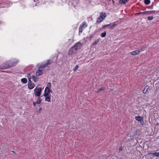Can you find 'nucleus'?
I'll return each instance as SVG.
<instances>
[{
	"instance_id": "f257e3e1",
	"label": "nucleus",
	"mask_w": 159,
	"mask_h": 159,
	"mask_svg": "<svg viewBox=\"0 0 159 159\" xmlns=\"http://www.w3.org/2000/svg\"><path fill=\"white\" fill-rule=\"evenodd\" d=\"M18 61L15 59L12 61H8L0 66V69H4L11 67L16 65Z\"/></svg>"
},
{
	"instance_id": "f03ea898",
	"label": "nucleus",
	"mask_w": 159,
	"mask_h": 159,
	"mask_svg": "<svg viewBox=\"0 0 159 159\" xmlns=\"http://www.w3.org/2000/svg\"><path fill=\"white\" fill-rule=\"evenodd\" d=\"M82 44L80 42L77 43L74 46L72 47L69 51L70 54H72L75 53L77 50L80 49Z\"/></svg>"
},
{
	"instance_id": "7ed1b4c3",
	"label": "nucleus",
	"mask_w": 159,
	"mask_h": 159,
	"mask_svg": "<svg viewBox=\"0 0 159 159\" xmlns=\"http://www.w3.org/2000/svg\"><path fill=\"white\" fill-rule=\"evenodd\" d=\"M107 16L106 14L103 12L100 13L99 17L97 19L96 21V23L99 24L105 19Z\"/></svg>"
},
{
	"instance_id": "20e7f679",
	"label": "nucleus",
	"mask_w": 159,
	"mask_h": 159,
	"mask_svg": "<svg viewBox=\"0 0 159 159\" xmlns=\"http://www.w3.org/2000/svg\"><path fill=\"white\" fill-rule=\"evenodd\" d=\"M41 88L36 87L34 90V96L35 97H39L41 95Z\"/></svg>"
},
{
	"instance_id": "39448f33",
	"label": "nucleus",
	"mask_w": 159,
	"mask_h": 159,
	"mask_svg": "<svg viewBox=\"0 0 159 159\" xmlns=\"http://www.w3.org/2000/svg\"><path fill=\"white\" fill-rule=\"evenodd\" d=\"M51 91L50 90L49 88L48 87H46L45 89L43 96H47L48 95H49V94Z\"/></svg>"
},
{
	"instance_id": "423d86ee",
	"label": "nucleus",
	"mask_w": 159,
	"mask_h": 159,
	"mask_svg": "<svg viewBox=\"0 0 159 159\" xmlns=\"http://www.w3.org/2000/svg\"><path fill=\"white\" fill-rule=\"evenodd\" d=\"M51 63V62L50 60H48L46 63H45L44 64H43L39 66V69L42 68L44 67H46L48 65L50 64Z\"/></svg>"
},
{
	"instance_id": "0eeeda50",
	"label": "nucleus",
	"mask_w": 159,
	"mask_h": 159,
	"mask_svg": "<svg viewBox=\"0 0 159 159\" xmlns=\"http://www.w3.org/2000/svg\"><path fill=\"white\" fill-rule=\"evenodd\" d=\"M28 82H29L28 85V88L30 89H32L35 86V84L33 83H31V81L30 80V79L29 80Z\"/></svg>"
},
{
	"instance_id": "6e6552de",
	"label": "nucleus",
	"mask_w": 159,
	"mask_h": 159,
	"mask_svg": "<svg viewBox=\"0 0 159 159\" xmlns=\"http://www.w3.org/2000/svg\"><path fill=\"white\" fill-rule=\"evenodd\" d=\"M140 52V51H139L138 50H135L134 51H133L130 52V54L132 55H138L139 54V52Z\"/></svg>"
},
{
	"instance_id": "1a4fd4ad",
	"label": "nucleus",
	"mask_w": 159,
	"mask_h": 159,
	"mask_svg": "<svg viewBox=\"0 0 159 159\" xmlns=\"http://www.w3.org/2000/svg\"><path fill=\"white\" fill-rule=\"evenodd\" d=\"M135 119L138 121L141 122L143 121V118L140 116H137L135 117Z\"/></svg>"
},
{
	"instance_id": "9d476101",
	"label": "nucleus",
	"mask_w": 159,
	"mask_h": 159,
	"mask_svg": "<svg viewBox=\"0 0 159 159\" xmlns=\"http://www.w3.org/2000/svg\"><path fill=\"white\" fill-rule=\"evenodd\" d=\"M80 26H81L84 29L87 26V25L86 22L84 21L82 23Z\"/></svg>"
},
{
	"instance_id": "9b49d317",
	"label": "nucleus",
	"mask_w": 159,
	"mask_h": 159,
	"mask_svg": "<svg viewBox=\"0 0 159 159\" xmlns=\"http://www.w3.org/2000/svg\"><path fill=\"white\" fill-rule=\"evenodd\" d=\"M50 96V95H48L47 96H44L45 97V100L47 101L48 102H50L51 101V97Z\"/></svg>"
},
{
	"instance_id": "f8f14e48",
	"label": "nucleus",
	"mask_w": 159,
	"mask_h": 159,
	"mask_svg": "<svg viewBox=\"0 0 159 159\" xmlns=\"http://www.w3.org/2000/svg\"><path fill=\"white\" fill-rule=\"evenodd\" d=\"M129 1V0H120L119 2L120 4H124Z\"/></svg>"
},
{
	"instance_id": "ddd939ff",
	"label": "nucleus",
	"mask_w": 159,
	"mask_h": 159,
	"mask_svg": "<svg viewBox=\"0 0 159 159\" xmlns=\"http://www.w3.org/2000/svg\"><path fill=\"white\" fill-rule=\"evenodd\" d=\"M42 73V70H38L36 72V74L37 76H39L41 75Z\"/></svg>"
},
{
	"instance_id": "4468645a",
	"label": "nucleus",
	"mask_w": 159,
	"mask_h": 159,
	"mask_svg": "<svg viewBox=\"0 0 159 159\" xmlns=\"http://www.w3.org/2000/svg\"><path fill=\"white\" fill-rule=\"evenodd\" d=\"M149 154L150 155H153L157 157H158L159 156V152L152 153V152H149Z\"/></svg>"
},
{
	"instance_id": "2eb2a0df",
	"label": "nucleus",
	"mask_w": 159,
	"mask_h": 159,
	"mask_svg": "<svg viewBox=\"0 0 159 159\" xmlns=\"http://www.w3.org/2000/svg\"><path fill=\"white\" fill-rule=\"evenodd\" d=\"M117 25L116 22H115L114 23L110 25V29H113L114 28L116 25Z\"/></svg>"
},
{
	"instance_id": "dca6fc26",
	"label": "nucleus",
	"mask_w": 159,
	"mask_h": 159,
	"mask_svg": "<svg viewBox=\"0 0 159 159\" xmlns=\"http://www.w3.org/2000/svg\"><path fill=\"white\" fill-rule=\"evenodd\" d=\"M21 81L24 84H26L27 82V79L25 78H24L21 79Z\"/></svg>"
},
{
	"instance_id": "f3484780",
	"label": "nucleus",
	"mask_w": 159,
	"mask_h": 159,
	"mask_svg": "<svg viewBox=\"0 0 159 159\" xmlns=\"http://www.w3.org/2000/svg\"><path fill=\"white\" fill-rule=\"evenodd\" d=\"M148 86H147L144 88V89L143 91V93H145L147 92L148 90Z\"/></svg>"
},
{
	"instance_id": "a211bd4d",
	"label": "nucleus",
	"mask_w": 159,
	"mask_h": 159,
	"mask_svg": "<svg viewBox=\"0 0 159 159\" xmlns=\"http://www.w3.org/2000/svg\"><path fill=\"white\" fill-rule=\"evenodd\" d=\"M83 29H84V28L83 27H81V26H80L79 29V34H80L82 33V31L83 30Z\"/></svg>"
},
{
	"instance_id": "6ab92c4d",
	"label": "nucleus",
	"mask_w": 159,
	"mask_h": 159,
	"mask_svg": "<svg viewBox=\"0 0 159 159\" xmlns=\"http://www.w3.org/2000/svg\"><path fill=\"white\" fill-rule=\"evenodd\" d=\"M99 42V39H97L96 41H95L92 44L93 45H96L98 42Z\"/></svg>"
},
{
	"instance_id": "aec40b11",
	"label": "nucleus",
	"mask_w": 159,
	"mask_h": 159,
	"mask_svg": "<svg viewBox=\"0 0 159 159\" xmlns=\"http://www.w3.org/2000/svg\"><path fill=\"white\" fill-rule=\"evenodd\" d=\"M41 99L39 98V97L38 98L37 101L36 102V103L37 104H39L41 102Z\"/></svg>"
},
{
	"instance_id": "412c9836",
	"label": "nucleus",
	"mask_w": 159,
	"mask_h": 159,
	"mask_svg": "<svg viewBox=\"0 0 159 159\" xmlns=\"http://www.w3.org/2000/svg\"><path fill=\"white\" fill-rule=\"evenodd\" d=\"M150 0H144V3L146 5H148L150 4Z\"/></svg>"
},
{
	"instance_id": "4be33fe9",
	"label": "nucleus",
	"mask_w": 159,
	"mask_h": 159,
	"mask_svg": "<svg viewBox=\"0 0 159 159\" xmlns=\"http://www.w3.org/2000/svg\"><path fill=\"white\" fill-rule=\"evenodd\" d=\"M106 35V32L105 31L103 33H102L101 34V36L103 38V37H105Z\"/></svg>"
},
{
	"instance_id": "5701e85b",
	"label": "nucleus",
	"mask_w": 159,
	"mask_h": 159,
	"mask_svg": "<svg viewBox=\"0 0 159 159\" xmlns=\"http://www.w3.org/2000/svg\"><path fill=\"white\" fill-rule=\"evenodd\" d=\"M31 78L34 81H36V80L37 79V77L35 76H32L31 77Z\"/></svg>"
},
{
	"instance_id": "b1692460",
	"label": "nucleus",
	"mask_w": 159,
	"mask_h": 159,
	"mask_svg": "<svg viewBox=\"0 0 159 159\" xmlns=\"http://www.w3.org/2000/svg\"><path fill=\"white\" fill-rule=\"evenodd\" d=\"M153 17L152 16H149L148 17V20H152L153 19Z\"/></svg>"
},
{
	"instance_id": "393cba45",
	"label": "nucleus",
	"mask_w": 159,
	"mask_h": 159,
	"mask_svg": "<svg viewBox=\"0 0 159 159\" xmlns=\"http://www.w3.org/2000/svg\"><path fill=\"white\" fill-rule=\"evenodd\" d=\"M145 15H149L151 14L150 11H145Z\"/></svg>"
},
{
	"instance_id": "a878e982",
	"label": "nucleus",
	"mask_w": 159,
	"mask_h": 159,
	"mask_svg": "<svg viewBox=\"0 0 159 159\" xmlns=\"http://www.w3.org/2000/svg\"><path fill=\"white\" fill-rule=\"evenodd\" d=\"M103 90H104V89L103 88H101L100 89H99L98 90L97 92H100L102 91H103Z\"/></svg>"
},
{
	"instance_id": "bb28decb",
	"label": "nucleus",
	"mask_w": 159,
	"mask_h": 159,
	"mask_svg": "<svg viewBox=\"0 0 159 159\" xmlns=\"http://www.w3.org/2000/svg\"><path fill=\"white\" fill-rule=\"evenodd\" d=\"M145 11L143 12H139V13H137V14H138V15L142 14L143 15H145Z\"/></svg>"
},
{
	"instance_id": "cd10ccee",
	"label": "nucleus",
	"mask_w": 159,
	"mask_h": 159,
	"mask_svg": "<svg viewBox=\"0 0 159 159\" xmlns=\"http://www.w3.org/2000/svg\"><path fill=\"white\" fill-rule=\"evenodd\" d=\"M150 11V12H151V14H152L153 13H154L156 11L157 12V13L159 12V11Z\"/></svg>"
},
{
	"instance_id": "c85d7f7f",
	"label": "nucleus",
	"mask_w": 159,
	"mask_h": 159,
	"mask_svg": "<svg viewBox=\"0 0 159 159\" xmlns=\"http://www.w3.org/2000/svg\"><path fill=\"white\" fill-rule=\"evenodd\" d=\"M79 66L78 65H76V66H75V68L73 70L74 71H76V70H77V69H78L79 68Z\"/></svg>"
},
{
	"instance_id": "c756f323",
	"label": "nucleus",
	"mask_w": 159,
	"mask_h": 159,
	"mask_svg": "<svg viewBox=\"0 0 159 159\" xmlns=\"http://www.w3.org/2000/svg\"><path fill=\"white\" fill-rule=\"evenodd\" d=\"M111 25V24H107V25H104L103 26V28H104L106 27H108V26H110Z\"/></svg>"
},
{
	"instance_id": "7c9ffc66",
	"label": "nucleus",
	"mask_w": 159,
	"mask_h": 159,
	"mask_svg": "<svg viewBox=\"0 0 159 159\" xmlns=\"http://www.w3.org/2000/svg\"><path fill=\"white\" fill-rule=\"evenodd\" d=\"M51 84L50 83H48L47 84V86H48L47 87H48V88H49V87L51 88Z\"/></svg>"
},
{
	"instance_id": "2f4dec72",
	"label": "nucleus",
	"mask_w": 159,
	"mask_h": 159,
	"mask_svg": "<svg viewBox=\"0 0 159 159\" xmlns=\"http://www.w3.org/2000/svg\"><path fill=\"white\" fill-rule=\"evenodd\" d=\"M122 150V147H121V148L119 149V152L121 151Z\"/></svg>"
},
{
	"instance_id": "473e14b6",
	"label": "nucleus",
	"mask_w": 159,
	"mask_h": 159,
	"mask_svg": "<svg viewBox=\"0 0 159 159\" xmlns=\"http://www.w3.org/2000/svg\"><path fill=\"white\" fill-rule=\"evenodd\" d=\"M33 105L34 106H36V104H37L36 102H33Z\"/></svg>"
},
{
	"instance_id": "72a5a7b5",
	"label": "nucleus",
	"mask_w": 159,
	"mask_h": 159,
	"mask_svg": "<svg viewBox=\"0 0 159 159\" xmlns=\"http://www.w3.org/2000/svg\"><path fill=\"white\" fill-rule=\"evenodd\" d=\"M41 108H40L39 110V112L40 113L41 112Z\"/></svg>"
},
{
	"instance_id": "f704fd0d",
	"label": "nucleus",
	"mask_w": 159,
	"mask_h": 159,
	"mask_svg": "<svg viewBox=\"0 0 159 159\" xmlns=\"http://www.w3.org/2000/svg\"><path fill=\"white\" fill-rule=\"evenodd\" d=\"M11 152H13V153H15L14 151H11Z\"/></svg>"
}]
</instances>
